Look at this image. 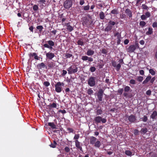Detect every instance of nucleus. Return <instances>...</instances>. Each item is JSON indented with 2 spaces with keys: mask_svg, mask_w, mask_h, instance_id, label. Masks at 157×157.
<instances>
[{
  "mask_svg": "<svg viewBox=\"0 0 157 157\" xmlns=\"http://www.w3.org/2000/svg\"><path fill=\"white\" fill-rule=\"evenodd\" d=\"M90 144L94 145V146L97 147H99L101 146V144L99 140H97V139L95 137L92 136L90 138Z\"/></svg>",
  "mask_w": 157,
  "mask_h": 157,
  "instance_id": "f257e3e1",
  "label": "nucleus"
},
{
  "mask_svg": "<svg viewBox=\"0 0 157 157\" xmlns=\"http://www.w3.org/2000/svg\"><path fill=\"white\" fill-rule=\"evenodd\" d=\"M64 86V84L63 82H57L55 85V91L57 93L61 92Z\"/></svg>",
  "mask_w": 157,
  "mask_h": 157,
  "instance_id": "f03ea898",
  "label": "nucleus"
},
{
  "mask_svg": "<svg viewBox=\"0 0 157 157\" xmlns=\"http://www.w3.org/2000/svg\"><path fill=\"white\" fill-rule=\"evenodd\" d=\"M139 44L137 43L135 45H130L126 50L127 52L129 53H131L134 52L136 48H139Z\"/></svg>",
  "mask_w": 157,
  "mask_h": 157,
  "instance_id": "7ed1b4c3",
  "label": "nucleus"
},
{
  "mask_svg": "<svg viewBox=\"0 0 157 157\" xmlns=\"http://www.w3.org/2000/svg\"><path fill=\"white\" fill-rule=\"evenodd\" d=\"M125 118L126 121L128 120L131 123L135 122L136 120V116L133 114H131L130 116H126Z\"/></svg>",
  "mask_w": 157,
  "mask_h": 157,
  "instance_id": "20e7f679",
  "label": "nucleus"
},
{
  "mask_svg": "<svg viewBox=\"0 0 157 157\" xmlns=\"http://www.w3.org/2000/svg\"><path fill=\"white\" fill-rule=\"evenodd\" d=\"M67 71L69 74L76 72L78 71V67L76 65H74L71 66L68 68Z\"/></svg>",
  "mask_w": 157,
  "mask_h": 157,
  "instance_id": "39448f33",
  "label": "nucleus"
},
{
  "mask_svg": "<svg viewBox=\"0 0 157 157\" xmlns=\"http://www.w3.org/2000/svg\"><path fill=\"white\" fill-rule=\"evenodd\" d=\"M72 5L71 0H66L63 3V7L66 9H69Z\"/></svg>",
  "mask_w": 157,
  "mask_h": 157,
  "instance_id": "423d86ee",
  "label": "nucleus"
},
{
  "mask_svg": "<svg viewBox=\"0 0 157 157\" xmlns=\"http://www.w3.org/2000/svg\"><path fill=\"white\" fill-rule=\"evenodd\" d=\"M94 120L97 123H100L101 122L102 123H105L107 121V120L106 119L102 118V117L100 116L96 117L95 118Z\"/></svg>",
  "mask_w": 157,
  "mask_h": 157,
  "instance_id": "0eeeda50",
  "label": "nucleus"
},
{
  "mask_svg": "<svg viewBox=\"0 0 157 157\" xmlns=\"http://www.w3.org/2000/svg\"><path fill=\"white\" fill-rule=\"evenodd\" d=\"M112 65L114 67L116 68L117 71H118L121 67V65L120 64H117L116 61H114L112 62Z\"/></svg>",
  "mask_w": 157,
  "mask_h": 157,
  "instance_id": "6e6552de",
  "label": "nucleus"
},
{
  "mask_svg": "<svg viewBox=\"0 0 157 157\" xmlns=\"http://www.w3.org/2000/svg\"><path fill=\"white\" fill-rule=\"evenodd\" d=\"M81 59L83 61L88 60V62H91L93 61V59L91 57H88V56H82Z\"/></svg>",
  "mask_w": 157,
  "mask_h": 157,
  "instance_id": "1a4fd4ad",
  "label": "nucleus"
},
{
  "mask_svg": "<svg viewBox=\"0 0 157 157\" xmlns=\"http://www.w3.org/2000/svg\"><path fill=\"white\" fill-rule=\"evenodd\" d=\"M75 145L76 147L79 149L81 151H82V144H81L80 142L78 140H75Z\"/></svg>",
  "mask_w": 157,
  "mask_h": 157,
  "instance_id": "9d476101",
  "label": "nucleus"
},
{
  "mask_svg": "<svg viewBox=\"0 0 157 157\" xmlns=\"http://www.w3.org/2000/svg\"><path fill=\"white\" fill-rule=\"evenodd\" d=\"M130 89V88L129 86H125L124 89V92L123 93V95L124 97H127L128 96V94L127 92H129Z\"/></svg>",
  "mask_w": 157,
  "mask_h": 157,
  "instance_id": "9b49d317",
  "label": "nucleus"
},
{
  "mask_svg": "<svg viewBox=\"0 0 157 157\" xmlns=\"http://www.w3.org/2000/svg\"><path fill=\"white\" fill-rule=\"evenodd\" d=\"M125 13L128 16L129 18H131L132 17V11L129 9H127L125 11Z\"/></svg>",
  "mask_w": 157,
  "mask_h": 157,
  "instance_id": "f8f14e48",
  "label": "nucleus"
},
{
  "mask_svg": "<svg viewBox=\"0 0 157 157\" xmlns=\"http://www.w3.org/2000/svg\"><path fill=\"white\" fill-rule=\"evenodd\" d=\"M46 56L47 58L51 59L55 56V55L53 53L49 52L46 54Z\"/></svg>",
  "mask_w": 157,
  "mask_h": 157,
  "instance_id": "ddd939ff",
  "label": "nucleus"
},
{
  "mask_svg": "<svg viewBox=\"0 0 157 157\" xmlns=\"http://www.w3.org/2000/svg\"><path fill=\"white\" fill-rule=\"evenodd\" d=\"M88 84L91 86H94L95 84L94 79H89L88 82Z\"/></svg>",
  "mask_w": 157,
  "mask_h": 157,
  "instance_id": "4468645a",
  "label": "nucleus"
},
{
  "mask_svg": "<svg viewBox=\"0 0 157 157\" xmlns=\"http://www.w3.org/2000/svg\"><path fill=\"white\" fill-rule=\"evenodd\" d=\"M37 67L38 69H44V68L45 67H46V68H47V67L44 63H41L40 64H39L37 66Z\"/></svg>",
  "mask_w": 157,
  "mask_h": 157,
  "instance_id": "2eb2a0df",
  "label": "nucleus"
},
{
  "mask_svg": "<svg viewBox=\"0 0 157 157\" xmlns=\"http://www.w3.org/2000/svg\"><path fill=\"white\" fill-rule=\"evenodd\" d=\"M157 116V112L156 111H154L152 113L150 116V117L152 119H155L156 117Z\"/></svg>",
  "mask_w": 157,
  "mask_h": 157,
  "instance_id": "dca6fc26",
  "label": "nucleus"
},
{
  "mask_svg": "<svg viewBox=\"0 0 157 157\" xmlns=\"http://www.w3.org/2000/svg\"><path fill=\"white\" fill-rule=\"evenodd\" d=\"M148 132V130L146 128H142L140 131V132L141 134H144Z\"/></svg>",
  "mask_w": 157,
  "mask_h": 157,
  "instance_id": "f3484780",
  "label": "nucleus"
},
{
  "mask_svg": "<svg viewBox=\"0 0 157 157\" xmlns=\"http://www.w3.org/2000/svg\"><path fill=\"white\" fill-rule=\"evenodd\" d=\"M94 53V51L91 49H88L86 52V54L88 56L93 55Z\"/></svg>",
  "mask_w": 157,
  "mask_h": 157,
  "instance_id": "a211bd4d",
  "label": "nucleus"
},
{
  "mask_svg": "<svg viewBox=\"0 0 157 157\" xmlns=\"http://www.w3.org/2000/svg\"><path fill=\"white\" fill-rule=\"evenodd\" d=\"M66 25L67 26V29L69 31L71 32L73 30L72 27L71 26L69 23L67 24Z\"/></svg>",
  "mask_w": 157,
  "mask_h": 157,
  "instance_id": "6ab92c4d",
  "label": "nucleus"
},
{
  "mask_svg": "<svg viewBox=\"0 0 157 157\" xmlns=\"http://www.w3.org/2000/svg\"><path fill=\"white\" fill-rule=\"evenodd\" d=\"M114 36L115 37H117V38H119L120 37H121V34L119 32H117L116 31L113 32Z\"/></svg>",
  "mask_w": 157,
  "mask_h": 157,
  "instance_id": "aec40b11",
  "label": "nucleus"
},
{
  "mask_svg": "<svg viewBox=\"0 0 157 157\" xmlns=\"http://www.w3.org/2000/svg\"><path fill=\"white\" fill-rule=\"evenodd\" d=\"M100 18L101 19L103 20L104 19L105 15L104 13L103 12L101 11L100 12L99 14Z\"/></svg>",
  "mask_w": 157,
  "mask_h": 157,
  "instance_id": "412c9836",
  "label": "nucleus"
},
{
  "mask_svg": "<svg viewBox=\"0 0 157 157\" xmlns=\"http://www.w3.org/2000/svg\"><path fill=\"white\" fill-rule=\"evenodd\" d=\"M112 28L113 27L111 25H108L107 27L105 29V31L108 32L109 31H110Z\"/></svg>",
  "mask_w": 157,
  "mask_h": 157,
  "instance_id": "4be33fe9",
  "label": "nucleus"
},
{
  "mask_svg": "<svg viewBox=\"0 0 157 157\" xmlns=\"http://www.w3.org/2000/svg\"><path fill=\"white\" fill-rule=\"evenodd\" d=\"M153 33V29L151 28H149L148 31L146 33V34L148 35H151Z\"/></svg>",
  "mask_w": 157,
  "mask_h": 157,
  "instance_id": "5701e85b",
  "label": "nucleus"
},
{
  "mask_svg": "<svg viewBox=\"0 0 157 157\" xmlns=\"http://www.w3.org/2000/svg\"><path fill=\"white\" fill-rule=\"evenodd\" d=\"M48 106L51 108H56L57 107V104L56 103L53 102L52 104H50Z\"/></svg>",
  "mask_w": 157,
  "mask_h": 157,
  "instance_id": "b1692460",
  "label": "nucleus"
},
{
  "mask_svg": "<svg viewBox=\"0 0 157 157\" xmlns=\"http://www.w3.org/2000/svg\"><path fill=\"white\" fill-rule=\"evenodd\" d=\"M48 125L52 128L55 129L56 128V125L53 123H49Z\"/></svg>",
  "mask_w": 157,
  "mask_h": 157,
  "instance_id": "393cba45",
  "label": "nucleus"
},
{
  "mask_svg": "<svg viewBox=\"0 0 157 157\" xmlns=\"http://www.w3.org/2000/svg\"><path fill=\"white\" fill-rule=\"evenodd\" d=\"M142 9L143 10H148L149 9L148 7L144 4H143L141 6Z\"/></svg>",
  "mask_w": 157,
  "mask_h": 157,
  "instance_id": "a878e982",
  "label": "nucleus"
},
{
  "mask_svg": "<svg viewBox=\"0 0 157 157\" xmlns=\"http://www.w3.org/2000/svg\"><path fill=\"white\" fill-rule=\"evenodd\" d=\"M112 13L114 14H117L118 13V11L117 10L114 9L112 10L110 13V14Z\"/></svg>",
  "mask_w": 157,
  "mask_h": 157,
  "instance_id": "bb28decb",
  "label": "nucleus"
},
{
  "mask_svg": "<svg viewBox=\"0 0 157 157\" xmlns=\"http://www.w3.org/2000/svg\"><path fill=\"white\" fill-rule=\"evenodd\" d=\"M103 113L101 109H99L97 110L96 113L97 115H99Z\"/></svg>",
  "mask_w": 157,
  "mask_h": 157,
  "instance_id": "cd10ccee",
  "label": "nucleus"
},
{
  "mask_svg": "<svg viewBox=\"0 0 157 157\" xmlns=\"http://www.w3.org/2000/svg\"><path fill=\"white\" fill-rule=\"evenodd\" d=\"M56 142L55 141H54L53 143H51V144L50 145V146L52 148H55L56 147Z\"/></svg>",
  "mask_w": 157,
  "mask_h": 157,
  "instance_id": "c85d7f7f",
  "label": "nucleus"
},
{
  "mask_svg": "<svg viewBox=\"0 0 157 157\" xmlns=\"http://www.w3.org/2000/svg\"><path fill=\"white\" fill-rule=\"evenodd\" d=\"M140 119H141V120L145 122L147 121V118L146 116L144 115L143 117L141 118Z\"/></svg>",
  "mask_w": 157,
  "mask_h": 157,
  "instance_id": "c756f323",
  "label": "nucleus"
},
{
  "mask_svg": "<svg viewBox=\"0 0 157 157\" xmlns=\"http://www.w3.org/2000/svg\"><path fill=\"white\" fill-rule=\"evenodd\" d=\"M146 24V22L144 21H140V25L142 28L145 26Z\"/></svg>",
  "mask_w": 157,
  "mask_h": 157,
  "instance_id": "7c9ffc66",
  "label": "nucleus"
},
{
  "mask_svg": "<svg viewBox=\"0 0 157 157\" xmlns=\"http://www.w3.org/2000/svg\"><path fill=\"white\" fill-rule=\"evenodd\" d=\"M48 44L52 46H54V42L52 40H49L47 41Z\"/></svg>",
  "mask_w": 157,
  "mask_h": 157,
  "instance_id": "2f4dec72",
  "label": "nucleus"
},
{
  "mask_svg": "<svg viewBox=\"0 0 157 157\" xmlns=\"http://www.w3.org/2000/svg\"><path fill=\"white\" fill-rule=\"evenodd\" d=\"M36 29L39 30L40 32H41L43 29V27L42 25H38L36 27Z\"/></svg>",
  "mask_w": 157,
  "mask_h": 157,
  "instance_id": "473e14b6",
  "label": "nucleus"
},
{
  "mask_svg": "<svg viewBox=\"0 0 157 157\" xmlns=\"http://www.w3.org/2000/svg\"><path fill=\"white\" fill-rule=\"evenodd\" d=\"M87 93L88 94L91 95L93 93V90L90 89H89L87 91Z\"/></svg>",
  "mask_w": 157,
  "mask_h": 157,
  "instance_id": "72a5a7b5",
  "label": "nucleus"
},
{
  "mask_svg": "<svg viewBox=\"0 0 157 157\" xmlns=\"http://www.w3.org/2000/svg\"><path fill=\"white\" fill-rule=\"evenodd\" d=\"M115 24V22L112 21L110 20L108 22V25H110L112 26L114 25Z\"/></svg>",
  "mask_w": 157,
  "mask_h": 157,
  "instance_id": "f704fd0d",
  "label": "nucleus"
},
{
  "mask_svg": "<svg viewBox=\"0 0 157 157\" xmlns=\"http://www.w3.org/2000/svg\"><path fill=\"white\" fill-rule=\"evenodd\" d=\"M103 95L98 94V98L100 101H101L102 100Z\"/></svg>",
  "mask_w": 157,
  "mask_h": 157,
  "instance_id": "c9c22d12",
  "label": "nucleus"
},
{
  "mask_svg": "<svg viewBox=\"0 0 157 157\" xmlns=\"http://www.w3.org/2000/svg\"><path fill=\"white\" fill-rule=\"evenodd\" d=\"M125 154L128 155L130 156L132 154V152L130 151L126 150L125 151Z\"/></svg>",
  "mask_w": 157,
  "mask_h": 157,
  "instance_id": "e433bc0d",
  "label": "nucleus"
},
{
  "mask_svg": "<svg viewBox=\"0 0 157 157\" xmlns=\"http://www.w3.org/2000/svg\"><path fill=\"white\" fill-rule=\"evenodd\" d=\"M72 55L71 54L67 53L65 54V56L67 58H69L72 57Z\"/></svg>",
  "mask_w": 157,
  "mask_h": 157,
  "instance_id": "4c0bfd02",
  "label": "nucleus"
},
{
  "mask_svg": "<svg viewBox=\"0 0 157 157\" xmlns=\"http://www.w3.org/2000/svg\"><path fill=\"white\" fill-rule=\"evenodd\" d=\"M79 134H75L74 138V139L75 140H78V139L79 138Z\"/></svg>",
  "mask_w": 157,
  "mask_h": 157,
  "instance_id": "58836bf2",
  "label": "nucleus"
},
{
  "mask_svg": "<svg viewBox=\"0 0 157 157\" xmlns=\"http://www.w3.org/2000/svg\"><path fill=\"white\" fill-rule=\"evenodd\" d=\"M96 70V68L94 67H91L90 69V70L91 72H93Z\"/></svg>",
  "mask_w": 157,
  "mask_h": 157,
  "instance_id": "ea45409f",
  "label": "nucleus"
},
{
  "mask_svg": "<svg viewBox=\"0 0 157 157\" xmlns=\"http://www.w3.org/2000/svg\"><path fill=\"white\" fill-rule=\"evenodd\" d=\"M144 15L147 18H148V17H149L150 16L151 14H150V13L149 12L147 11L145 13V15Z\"/></svg>",
  "mask_w": 157,
  "mask_h": 157,
  "instance_id": "a19ab883",
  "label": "nucleus"
},
{
  "mask_svg": "<svg viewBox=\"0 0 157 157\" xmlns=\"http://www.w3.org/2000/svg\"><path fill=\"white\" fill-rule=\"evenodd\" d=\"M149 72L152 75H155V71L152 69H150L149 70Z\"/></svg>",
  "mask_w": 157,
  "mask_h": 157,
  "instance_id": "79ce46f5",
  "label": "nucleus"
},
{
  "mask_svg": "<svg viewBox=\"0 0 157 157\" xmlns=\"http://www.w3.org/2000/svg\"><path fill=\"white\" fill-rule=\"evenodd\" d=\"M77 44L79 45L82 46L83 45V42L81 40H78L77 42Z\"/></svg>",
  "mask_w": 157,
  "mask_h": 157,
  "instance_id": "37998d69",
  "label": "nucleus"
},
{
  "mask_svg": "<svg viewBox=\"0 0 157 157\" xmlns=\"http://www.w3.org/2000/svg\"><path fill=\"white\" fill-rule=\"evenodd\" d=\"M124 91V90L123 89L121 88L119 89L118 90V92L120 94H122Z\"/></svg>",
  "mask_w": 157,
  "mask_h": 157,
  "instance_id": "c03bdc74",
  "label": "nucleus"
},
{
  "mask_svg": "<svg viewBox=\"0 0 157 157\" xmlns=\"http://www.w3.org/2000/svg\"><path fill=\"white\" fill-rule=\"evenodd\" d=\"M90 9V6L89 5L85 6L83 7V9L84 10H88Z\"/></svg>",
  "mask_w": 157,
  "mask_h": 157,
  "instance_id": "a18cd8bd",
  "label": "nucleus"
},
{
  "mask_svg": "<svg viewBox=\"0 0 157 157\" xmlns=\"http://www.w3.org/2000/svg\"><path fill=\"white\" fill-rule=\"evenodd\" d=\"M33 9L34 11H36L38 10V7L37 5H35L33 6Z\"/></svg>",
  "mask_w": 157,
  "mask_h": 157,
  "instance_id": "49530a36",
  "label": "nucleus"
},
{
  "mask_svg": "<svg viewBox=\"0 0 157 157\" xmlns=\"http://www.w3.org/2000/svg\"><path fill=\"white\" fill-rule=\"evenodd\" d=\"M103 91L102 89H100L99 90L98 93V94L102 95H103Z\"/></svg>",
  "mask_w": 157,
  "mask_h": 157,
  "instance_id": "de8ad7c7",
  "label": "nucleus"
},
{
  "mask_svg": "<svg viewBox=\"0 0 157 157\" xmlns=\"http://www.w3.org/2000/svg\"><path fill=\"white\" fill-rule=\"evenodd\" d=\"M101 52L102 54H106L107 53V52L105 49H102L101 51Z\"/></svg>",
  "mask_w": 157,
  "mask_h": 157,
  "instance_id": "09e8293b",
  "label": "nucleus"
},
{
  "mask_svg": "<svg viewBox=\"0 0 157 157\" xmlns=\"http://www.w3.org/2000/svg\"><path fill=\"white\" fill-rule=\"evenodd\" d=\"M44 85L46 86H48L50 85V83L47 81L44 82Z\"/></svg>",
  "mask_w": 157,
  "mask_h": 157,
  "instance_id": "8fccbe9b",
  "label": "nucleus"
},
{
  "mask_svg": "<svg viewBox=\"0 0 157 157\" xmlns=\"http://www.w3.org/2000/svg\"><path fill=\"white\" fill-rule=\"evenodd\" d=\"M64 150L67 153L68 152L70 151V149L68 147H66L64 148Z\"/></svg>",
  "mask_w": 157,
  "mask_h": 157,
  "instance_id": "3c124183",
  "label": "nucleus"
},
{
  "mask_svg": "<svg viewBox=\"0 0 157 157\" xmlns=\"http://www.w3.org/2000/svg\"><path fill=\"white\" fill-rule=\"evenodd\" d=\"M146 18L147 17H146L145 16L144 14L142 15L141 16V18L142 19V20H145Z\"/></svg>",
  "mask_w": 157,
  "mask_h": 157,
  "instance_id": "603ef678",
  "label": "nucleus"
},
{
  "mask_svg": "<svg viewBox=\"0 0 157 157\" xmlns=\"http://www.w3.org/2000/svg\"><path fill=\"white\" fill-rule=\"evenodd\" d=\"M34 56V59L36 60H38L39 58L38 56H37V55L36 53H34L33 55Z\"/></svg>",
  "mask_w": 157,
  "mask_h": 157,
  "instance_id": "864d4df0",
  "label": "nucleus"
},
{
  "mask_svg": "<svg viewBox=\"0 0 157 157\" xmlns=\"http://www.w3.org/2000/svg\"><path fill=\"white\" fill-rule=\"evenodd\" d=\"M59 112L60 113H61L63 114H65L66 113V112L65 110H62L61 109H60L59 110Z\"/></svg>",
  "mask_w": 157,
  "mask_h": 157,
  "instance_id": "5fc2aeb1",
  "label": "nucleus"
},
{
  "mask_svg": "<svg viewBox=\"0 0 157 157\" xmlns=\"http://www.w3.org/2000/svg\"><path fill=\"white\" fill-rule=\"evenodd\" d=\"M139 131L137 129H135L134 131V134L135 135H137L138 134Z\"/></svg>",
  "mask_w": 157,
  "mask_h": 157,
  "instance_id": "6e6d98bb",
  "label": "nucleus"
},
{
  "mask_svg": "<svg viewBox=\"0 0 157 157\" xmlns=\"http://www.w3.org/2000/svg\"><path fill=\"white\" fill-rule=\"evenodd\" d=\"M117 44H120V42H121V37H120L117 38Z\"/></svg>",
  "mask_w": 157,
  "mask_h": 157,
  "instance_id": "4d7b16f0",
  "label": "nucleus"
},
{
  "mask_svg": "<svg viewBox=\"0 0 157 157\" xmlns=\"http://www.w3.org/2000/svg\"><path fill=\"white\" fill-rule=\"evenodd\" d=\"M146 94L147 95H150L151 94V91L150 90H148L147 91Z\"/></svg>",
  "mask_w": 157,
  "mask_h": 157,
  "instance_id": "13d9d810",
  "label": "nucleus"
},
{
  "mask_svg": "<svg viewBox=\"0 0 157 157\" xmlns=\"http://www.w3.org/2000/svg\"><path fill=\"white\" fill-rule=\"evenodd\" d=\"M152 26L153 28L156 27H157V23L156 22H154L152 24Z\"/></svg>",
  "mask_w": 157,
  "mask_h": 157,
  "instance_id": "bf43d9fd",
  "label": "nucleus"
},
{
  "mask_svg": "<svg viewBox=\"0 0 157 157\" xmlns=\"http://www.w3.org/2000/svg\"><path fill=\"white\" fill-rule=\"evenodd\" d=\"M118 62L119 63L118 64H120L121 65L124 63L123 60L122 59H120L119 60Z\"/></svg>",
  "mask_w": 157,
  "mask_h": 157,
  "instance_id": "052dcab7",
  "label": "nucleus"
},
{
  "mask_svg": "<svg viewBox=\"0 0 157 157\" xmlns=\"http://www.w3.org/2000/svg\"><path fill=\"white\" fill-rule=\"evenodd\" d=\"M130 83L132 84H135V80L133 79H132L130 81Z\"/></svg>",
  "mask_w": 157,
  "mask_h": 157,
  "instance_id": "680f3d73",
  "label": "nucleus"
},
{
  "mask_svg": "<svg viewBox=\"0 0 157 157\" xmlns=\"http://www.w3.org/2000/svg\"><path fill=\"white\" fill-rule=\"evenodd\" d=\"M67 130L70 132H73V129L71 128H67Z\"/></svg>",
  "mask_w": 157,
  "mask_h": 157,
  "instance_id": "e2e57ef3",
  "label": "nucleus"
},
{
  "mask_svg": "<svg viewBox=\"0 0 157 157\" xmlns=\"http://www.w3.org/2000/svg\"><path fill=\"white\" fill-rule=\"evenodd\" d=\"M84 3V1L83 0H81L80 1L79 4L80 5H82Z\"/></svg>",
  "mask_w": 157,
  "mask_h": 157,
  "instance_id": "0e129e2a",
  "label": "nucleus"
},
{
  "mask_svg": "<svg viewBox=\"0 0 157 157\" xmlns=\"http://www.w3.org/2000/svg\"><path fill=\"white\" fill-rule=\"evenodd\" d=\"M129 42V40L128 39H126L124 41V43L125 44H127Z\"/></svg>",
  "mask_w": 157,
  "mask_h": 157,
  "instance_id": "69168bd1",
  "label": "nucleus"
},
{
  "mask_svg": "<svg viewBox=\"0 0 157 157\" xmlns=\"http://www.w3.org/2000/svg\"><path fill=\"white\" fill-rule=\"evenodd\" d=\"M29 29L32 32H33V26H31L29 28Z\"/></svg>",
  "mask_w": 157,
  "mask_h": 157,
  "instance_id": "338daca9",
  "label": "nucleus"
},
{
  "mask_svg": "<svg viewBox=\"0 0 157 157\" xmlns=\"http://www.w3.org/2000/svg\"><path fill=\"white\" fill-rule=\"evenodd\" d=\"M140 44L141 45H144V40H141L140 41Z\"/></svg>",
  "mask_w": 157,
  "mask_h": 157,
  "instance_id": "774afa93",
  "label": "nucleus"
}]
</instances>
